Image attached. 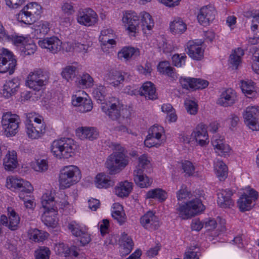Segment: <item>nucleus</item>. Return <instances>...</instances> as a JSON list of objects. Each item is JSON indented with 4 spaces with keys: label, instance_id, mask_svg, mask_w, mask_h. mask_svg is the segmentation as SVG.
I'll use <instances>...</instances> for the list:
<instances>
[{
    "label": "nucleus",
    "instance_id": "bb28decb",
    "mask_svg": "<svg viewBox=\"0 0 259 259\" xmlns=\"http://www.w3.org/2000/svg\"><path fill=\"white\" fill-rule=\"evenodd\" d=\"M133 176L135 183L140 188H148L152 183V180L144 175L141 170H134Z\"/></svg>",
    "mask_w": 259,
    "mask_h": 259
},
{
    "label": "nucleus",
    "instance_id": "4d7b16f0",
    "mask_svg": "<svg viewBox=\"0 0 259 259\" xmlns=\"http://www.w3.org/2000/svg\"><path fill=\"white\" fill-rule=\"evenodd\" d=\"M55 250L57 254L61 256H69V247L64 243L57 244L55 247Z\"/></svg>",
    "mask_w": 259,
    "mask_h": 259
},
{
    "label": "nucleus",
    "instance_id": "f3484780",
    "mask_svg": "<svg viewBox=\"0 0 259 259\" xmlns=\"http://www.w3.org/2000/svg\"><path fill=\"white\" fill-rule=\"evenodd\" d=\"M141 225L146 229L155 230L160 226L158 218L151 211H148L140 218Z\"/></svg>",
    "mask_w": 259,
    "mask_h": 259
},
{
    "label": "nucleus",
    "instance_id": "338daca9",
    "mask_svg": "<svg viewBox=\"0 0 259 259\" xmlns=\"http://www.w3.org/2000/svg\"><path fill=\"white\" fill-rule=\"evenodd\" d=\"M191 196H192L191 192L188 191L186 186L184 185L181 186V188L177 193V197L179 200L187 198H190Z\"/></svg>",
    "mask_w": 259,
    "mask_h": 259
},
{
    "label": "nucleus",
    "instance_id": "58836bf2",
    "mask_svg": "<svg viewBox=\"0 0 259 259\" xmlns=\"http://www.w3.org/2000/svg\"><path fill=\"white\" fill-rule=\"evenodd\" d=\"M146 197L163 201L166 199L167 196L165 191L160 188H156L149 191L146 194Z\"/></svg>",
    "mask_w": 259,
    "mask_h": 259
},
{
    "label": "nucleus",
    "instance_id": "ddd939ff",
    "mask_svg": "<svg viewBox=\"0 0 259 259\" xmlns=\"http://www.w3.org/2000/svg\"><path fill=\"white\" fill-rule=\"evenodd\" d=\"M96 13L90 8L79 11L77 16V22L85 26L95 25L98 20Z\"/></svg>",
    "mask_w": 259,
    "mask_h": 259
},
{
    "label": "nucleus",
    "instance_id": "9b49d317",
    "mask_svg": "<svg viewBox=\"0 0 259 259\" xmlns=\"http://www.w3.org/2000/svg\"><path fill=\"white\" fill-rule=\"evenodd\" d=\"M244 121L252 131L259 130V107H248L243 114Z\"/></svg>",
    "mask_w": 259,
    "mask_h": 259
},
{
    "label": "nucleus",
    "instance_id": "c03bdc74",
    "mask_svg": "<svg viewBox=\"0 0 259 259\" xmlns=\"http://www.w3.org/2000/svg\"><path fill=\"white\" fill-rule=\"evenodd\" d=\"M95 99L99 102L102 104L105 101L107 95V90L105 86L100 85L94 89L93 92Z\"/></svg>",
    "mask_w": 259,
    "mask_h": 259
},
{
    "label": "nucleus",
    "instance_id": "2eb2a0df",
    "mask_svg": "<svg viewBox=\"0 0 259 259\" xmlns=\"http://www.w3.org/2000/svg\"><path fill=\"white\" fill-rule=\"evenodd\" d=\"M258 193L251 189L248 191V194L242 195L238 199V206L242 211L250 210L253 206V201L257 199Z\"/></svg>",
    "mask_w": 259,
    "mask_h": 259
},
{
    "label": "nucleus",
    "instance_id": "8fccbe9b",
    "mask_svg": "<svg viewBox=\"0 0 259 259\" xmlns=\"http://www.w3.org/2000/svg\"><path fill=\"white\" fill-rule=\"evenodd\" d=\"M176 210L179 213V216L183 219H188L193 217V212L191 211L190 208L187 205V203L184 205H180Z\"/></svg>",
    "mask_w": 259,
    "mask_h": 259
},
{
    "label": "nucleus",
    "instance_id": "9d476101",
    "mask_svg": "<svg viewBox=\"0 0 259 259\" xmlns=\"http://www.w3.org/2000/svg\"><path fill=\"white\" fill-rule=\"evenodd\" d=\"M7 187L12 190H18L23 193L31 194L33 191V187L29 182L15 177L7 179Z\"/></svg>",
    "mask_w": 259,
    "mask_h": 259
},
{
    "label": "nucleus",
    "instance_id": "774afa93",
    "mask_svg": "<svg viewBox=\"0 0 259 259\" xmlns=\"http://www.w3.org/2000/svg\"><path fill=\"white\" fill-rule=\"evenodd\" d=\"M193 87L192 89H202L207 87L208 85V82L207 80L200 78H193Z\"/></svg>",
    "mask_w": 259,
    "mask_h": 259
},
{
    "label": "nucleus",
    "instance_id": "79ce46f5",
    "mask_svg": "<svg viewBox=\"0 0 259 259\" xmlns=\"http://www.w3.org/2000/svg\"><path fill=\"white\" fill-rule=\"evenodd\" d=\"M114 209L117 207V210L112 211V216L120 225H122L126 221V217L125 213L122 211V207L119 204H114Z\"/></svg>",
    "mask_w": 259,
    "mask_h": 259
},
{
    "label": "nucleus",
    "instance_id": "a19ab883",
    "mask_svg": "<svg viewBox=\"0 0 259 259\" xmlns=\"http://www.w3.org/2000/svg\"><path fill=\"white\" fill-rule=\"evenodd\" d=\"M187 205L190 208L191 212H193V216L202 211L204 209V205L199 198H195L188 202Z\"/></svg>",
    "mask_w": 259,
    "mask_h": 259
},
{
    "label": "nucleus",
    "instance_id": "69168bd1",
    "mask_svg": "<svg viewBox=\"0 0 259 259\" xmlns=\"http://www.w3.org/2000/svg\"><path fill=\"white\" fill-rule=\"evenodd\" d=\"M28 194L19 193V197L24 201L25 206L27 208L32 209L35 206V203L33 200L29 199L30 196Z\"/></svg>",
    "mask_w": 259,
    "mask_h": 259
},
{
    "label": "nucleus",
    "instance_id": "e433bc0d",
    "mask_svg": "<svg viewBox=\"0 0 259 259\" xmlns=\"http://www.w3.org/2000/svg\"><path fill=\"white\" fill-rule=\"evenodd\" d=\"M140 53L138 49L131 47H124L118 53V57L119 59L124 58L127 60L132 57L139 56Z\"/></svg>",
    "mask_w": 259,
    "mask_h": 259
},
{
    "label": "nucleus",
    "instance_id": "864d4df0",
    "mask_svg": "<svg viewBox=\"0 0 259 259\" xmlns=\"http://www.w3.org/2000/svg\"><path fill=\"white\" fill-rule=\"evenodd\" d=\"M67 45L68 46V49H66L67 52H70L72 50L76 52L85 54L87 53L89 48V45L82 44L80 42H75L72 47L69 46L68 43H67Z\"/></svg>",
    "mask_w": 259,
    "mask_h": 259
},
{
    "label": "nucleus",
    "instance_id": "052dcab7",
    "mask_svg": "<svg viewBox=\"0 0 259 259\" xmlns=\"http://www.w3.org/2000/svg\"><path fill=\"white\" fill-rule=\"evenodd\" d=\"M32 28L35 31H39V32H48L51 29L50 25L48 22L40 21L35 24H32Z\"/></svg>",
    "mask_w": 259,
    "mask_h": 259
},
{
    "label": "nucleus",
    "instance_id": "c85d7f7f",
    "mask_svg": "<svg viewBox=\"0 0 259 259\" xmlns=\"http://www.w3.org/2000/svg\"><path fill=\"white\" fill-rule=\"evenodd\" d=\"M19 87V83L17 79L7 81L3 85V96L6 98H10L17 92Z\"/></svg>",
    "mask_w": 259,
    "mask_h": 259
},
{
    "label": "nucleus",
    "instance_id": "13d9d810",
    "mask_svg": "<svg viewBox=\"0 0 259 259\" xmlns=\"http://www.w3.org/2000/svg\"><path fill=\"white\" fill-rule=\"evenodd\" d=\"M28 38L29 37H25L22 35L14 33L10 35V41H12V43L16 46H19L20 45L23 46Z\"/></svg>",
    "mask_w": 259,
    "mask_h": 259
},
{
    "label": "nucleus",
    "instance_id": "393cba45",
    "mask_svg": "<svg viewBox=\"0 0 259 259\" xmlns=\"http://www.w3.org/2000/svg\"><path fill=\"white\" fill-rule=\"evenodd\" d=\"M139 94L141 96H144L146 99L155 100L157 98L156 93V89L154 85L151 82H145L139 90Z\"/></svg>",
    "mask_w": 259,
    "mask_h": 259
},
{
    "label": "nucleus",
    "instance_id": "6e6552de",
    "mask_svg": "<svg viewBox=\"0 0 259 259\" xmlns=\"http://www.w3.org/2000/svg\"><path fill=\"white\" fill-rule=\"evenodd\" d=\"M17 65V60L12 52L4 49L0 53V73H14Z\"/></svg>",
    "mask_w": 259,
    "mask_h": 259
},
{
    "label": "nucleus",
    "instance_id": "20e7f679",
    "mask_svg": "<svg viewBox=\"0 0 259 259\" xmlns=\"http://www.w3.org/2000/svg\"><path fill=\"white\" fill-rule=\"evenodd\" d=\"M41 203L45 211L41 215L42 222L47 226L53 227L56 225V220L54 216L50 215V213L56 214L57 212V203L54 197L51 193H46L44 194L41 198Z\"/></svg>",
    "mask_w": 259,
    "mask_h": 259
},
{
    "label": "nucleus",
    "instance_id": "680f3d73",
    "mask_svg": "<svg viewBox=\"0 0 259 259\" xmlns=\"http://www.w3.org/2000/svg\"><path fill=\"white\" fill-rule=\"evenodd\" d=\"M32 167L35 171L42 172L48 169V165L46 160H37L32 164Z\"/></svg>",
    "mask_w": 259,
    "mask_h": 259
},
{
    "label": "nucleus",
    "instance_id": "412c9836",
    "mask_svg": "<svg viewBox=\"0 0 259 259\" xmlns=\"http://www.w3.org/2000/svg\"><path fill=\"white\" fill-rule=\"evenodd\" d=\"M237 100L236 93L232 89H228L222 92L217 103L223 107L233 105Z\"/></svg>",
    "mask_w": 259,
    "mask_h": 259
},
{
    "label": "nucleus",
    "instance_id": "09e8293b",
    "mask_svg": "<svg viewBox=\"0 0 259 259\" xmlns=\"http://www.w3.org/2000/svg\"><path fill=\"white\" fill-rule=\"evenodd\" d=\"M77 67L75 66H67L61 72L62 77L67 81L72 80L76 75Z\"/></svg>",
    "mask_w": 259,
    "mask_h": 259
},
{
    "label": "nucleus",
    "instance_id": "473e14b6",
    "mask_svg": "<svg viewBox=\"0 0 259 259\" xmlns=\"http://www.w3.org/2000/svg\"><path fill=\"white\" fill-rule=\"evenodd\" d=\"M133 186L132 182L125 181L120 183L119 186L115 188V193L120 197H127L133 190Z\"/></svg>",
    "mask_w": 259,
    "mask_h": 259
},
{
    "label": "nucleus",
    "instance_id": "f257e3e1",
    "mask_svg": "<svg viewBox=\"0 0 259 259\" xmlns=\"http://www.w3.org/2000/svg\"><path fill=\"white\" fill-rule=\"evenodd\" d=\"M116 151L114 152L106 161V167L111 175L119 172L128 164L129 157L124 152V148L119 144H113Z\"/></svg>",
    "mask_w": 259,
    "mask_h": 259
},
{
    "label": "nucleus",
    "instance_id": "b1692460",
    "mask_svg": "<svg viewBox=\"0 0 259 259\" xmlns=\"http://www.w3.org/2000/svg\"><path fill=\"white\" fill-rule=\"evenodd\" d=\"M120 252L122 255H125L129 254L134 246V242L132 238L125 233L121 234L119 240Z\"/></svg>",
    "mask_w": 259,
    "mask_h": 259
},
{
    "label": "nucleus",
    "instance_id": "1a4fd4ad",
    "mask_svg": "<svg viewBox=\"0 0 259 259\" xmlns=\"http://www.w3.org/2000/svg\"><path fill=\"white\" fill-rule=\"evenodd\" d=\"M140 15L132 10L125 11L123 12L122 22L129 32H139V23Z\"/></svg>",
    "mask_w": 259,
    "mask_h": 259
},
{
    "label": "nucleus",
    "instance_id": "72a5a7b5",
    "mask_svg": "<svg viewBox=\"0 0 259 259\" xmlns=\"http://www.w3.org/2000/svg\"><path fill=\"white\" fill-rule=\"evenodd\" d=\"M105 79L109 84L117 87L123 81L124 76L120 72L113 70L107 74Z\"/></svg>",
    "mask_w": 259,
    "mask_h": 259
},
{
    "label": "nucleus",
    "instance_id": "37998d69",
    "mask_svg": "<svg viewBox=\"0 0 259 259\" xmlns=\"http://www.w3.org/2000/svg\"><path fill=\"white\" fill-rule=\"evenodd\" d=\"M250 51L253 54L252 69L254 72L259 74V49L256 46H253Z\"/></svg>",
    "mask_w": 259,
    "mask_h": 259
},
{
    "label": "nucleus",
    "instance_id": "4be33fe9",
    "mask_svg": "<svg viewBox=\"0 0 259 259\" xmlns=\"http://www.w3.org/2000/svg\"><path fill=\"white\" fill-rule=\"evenodd\" d=\"M191 136L202 146L208 143V136L206 125L204 124L200 123L198 124L195 130L192 133Z\"/></svg>",
    "mask_w": 259,
    "mask_h": 259
},
{
    "label": "nucleus",
    "instance_id": "aec40b11",
    "mask_svg": "<svg viewBox=\"0 0 259 259\" xmlns=\"http://www.w3.org/2000/svg\"><path fill=\"white\" fill-rule=\"evenodd\" d=\"M224 138L218 135L213 136L211 139V143L215 152L221 156L227 155L230 151V146L224 143Z\"/></svg>",
    "mask_w": 259,
    "mask_h": 259
},
{
    "label": "nucleus",
    "instance_id": "a878e982",
    "mask_svg": "<svg viewBox=\"0 0 259 259\" xmlns=\"http://www.w3.org/2000/svg\"><path fill=\"white\" fill-rule=\"evenodd\" d=\"M141 20L139 23V32H143L151 31L154 26V21L151 16L145 11L140 13Z\"/></svg>",
    "mask_w": 259,
    "mask_h": 259
},
{
    "label": "nucleus",
    "instance_id": "0eeeda50",
    "mask_svg": "<svg viewBox=\"0 0 259 259\" xmlns=\"http://www.w3.org/2000/svg\"><path fill=\"white\" fill-rule=\"evenodd\" d=\"M1 123L5 135L8 137H12L18 132L20 119L16 114L6 112L3 115Z\"/></svg>",
    "mask_w": 259,
    "mask_h": 259
},
{
    "label": "nucleus",
    "instance_id": "5fc2aeb1",
    "mask_svg": "<svg viewBox=\"0 0 259 259\" xmlns=\"http://www.w3.org/2000/svg\"><path fill=\"white\" fill-rule=\"evenodd\" d=\"M51 251L47 247H40L35 251V259H49Z\"/></svg>",
    "mask_w": 259,
    "mask_h": 259
},
{
    "label": "nucleus",
    "instance_id": "3c124183",
    "mask_svg": "<svg viewBox=\"0 0 259 259\" xmlns=\"http://www.w3.org/2000/svg\"><path fill=\"white\" fill-rule=\"evenodd\" d=\"M47 237V234L35 229L30 232V239L35 242H41Z\"/></svg>",
    "mask_w": 259,
    "mask_h": 259
},
{
    "label": "nucleus",
    "instance_id": "6e6d98bb",
    "mask_svg": "<svg viewBox=\"0 0 259 259\" xmlns=\"http://www.w3.org/2000/svg\"><path fill=\"white\" fill-rule=\"evenodd\" d=\"M139 163L135 170H141L144 172L145 169L150 165V161L148 159L147 156L143 154L139 157Z\"/></svg>",
    "mask_w": 259,
    "mask_h": 259
},
{
    "label": "nucleus",
    "instance_id": "cd10ccee",
    "mask_svg": "<svg viewBox=\"0 0 259 259\" xmlns=\"http://www.w3.org/2000/svg\"><path fill=\"white\" fill-rule=\"evenodd\" d=\"M76 133L81 139L93 140L96 139L99 136L97 129L93 127H81L77 128Z\"/></svg>",
    "mask_w": 259,
    "mask_h": 259
},
{
    "label": "nucleus",
    "instance_id": "7ed1b4c3",
    "mask_svg": "<svg viewBox=\"0 0 259 259\" xmlns=\"http://www.w3.org/2000/svg\"><path fill=\"white\" fill-rule=\"evenodd\" d=\"M81 178L79 168L75 165L65 166L60 171L59 182L61 189H66L76 184Z\"/></svg>",
    "mask_w": 259,
    "mask_h": 259
},
{
    "label": "nucleus",
    "instance_id": "c756f323",
    "mask_svg": "<svg viewBox=\"0 0 259 259\" xmlns=\"http://www.w3.org/2000/svg\"><path fill=\"white\" fill-rule=\"evenodd\" d=\"M158 71L172 79L177 78V73L174 68L171 67L167 61H161L157 66Z\"/></svg>",
    "mask_w": 259,
    "mask_h": 259
},
{
    "label": "nucleus",
    "instance_id": "39448f33",
    "mask_svg": "<svg viewBox=\"0 0 259 259\" xmlns=\"http://www.w3.org/2000/svg\"><path fill=\"white\" fill-rule=\"evenodd\" d=\"M119 100L115 97L109 98L108 101L101 105L102 110L113 120H117L121 116L128 117L130 112L127 109L122 108Z\"/></svg>",
    "mask_w": 259,
    "mask_h": 259
},
{
    "label": "nucleus",
    "instance_id": "f03ea898",
    "mask_svg": "<svg viewBox=\"0 0 259 259\" xmlns=\"http://www.w3.org/2000/svg\"><path fill=\"white\" fill-rule=\"evenodd\" d=\"M76 146L71 138H62L54 141L51 146L53 154L59 159L69 158L74 155Z\"/></svg>",
    "mask_w": 259,
    "mask_h": 259
},
{
    "label": "nucleus",
    "instance_id": "603ef678",
    "mask_svg": "<svg viewBox=\"0 0 259 259\" xmlns=\"http://www.w3.org/2000/svg\"><path fill=\"white\" fill-rule=\"evenodd\" d=\"M184 105L188 113L191 115H195L198 109L197 103L191 100L186 99L184 102Z\"/></svg>",
    "mask_w": 259,
    "mask_h": 259
},
{
    "label": "nucleus",
    "instance_id": "4c0bfd02",
    "mask_svg": "<svg viewBox=\"0 0 259 259\" xmlns=\"http://www.w3.org/2000/svg\"><path fill=\"white\" fill-rule=\"evenodd\" d=\"M9 215V226L8 228L11 230H16L18 228L20 218L12 207L8 208Z\"/></svg>",
    "mask_w": 259,
    "mask_h": 259
},
{
    "label": "nucleus",
    "instance_id": "e2e57ef3",
    "mask_svg": "<svg viewBox=\"0 0 259 259\" xmlns=\"http://www.w3.org/2000/svg\"><path fill=\"white\" fill-rule=\"evenodd\" d=\"M186 58L185 54H175L171 58L172 64L177 67H182L185 64Z\"/></svg>",
    "mask_w": 259,
    "mask_h": 259
},
{
    "label": "nucleus",
    "instance_id": "de8ad7c7",
    "mask_svg": "<svg viewBox=\"0 0 259 259\" xmlns=\"http://www.w3.org/2000/svg\"><path fill=\"white\" fill-rule=\"evenodd\" d=\"M187 29L186 24L181 20H175L170 24V30L176 32H183Z\"/></svg>",
    "mask_w": 259,
    "mask_h": 259
},
{
    "label": "nucleus",
    "instance_id": "4468645a",
    "mask_svg": "<svg viewBox=\"0 0 259 259\" xmlns=\"http://www.w3.org/2000/svg\"><path fill=\"white\" fill-rule=\"evenodd\" d=\"M68 228L73 235L79 238L80 242L83 245L88 244L91 240L90 234L88 233L87 229L81 226L76 222L69 223Z\"/></svg>",
    "mask_w": 259,
    "mask_h": 259
},
{
    "label": "nucleus",
    "instance_id": "a18cd8bd",
    "mask_svg": "<svg viewBox=\"0 0 259 259\" xmlns=\"http://www.w3.org/2000/svg\"><path fill=\"white\" fill-rule=\"evenodd\" d=\"M78 79V84L83 88H90L94 85V79L88 73H83Z\"/></svg>",
    "mask_w": 259,
    "mask_h": 259
},
{
    "label": "nucleus",
    "instance_id": "f704fd0d",
    "mask_svg": "<svg viewBox=\"0 0 259 259\" xmlns=\"http://www.w3.org/2000/svg\"><path fill=\"white\" fill-rule=\"evenodd\" d=\"M214 168L217 177L220 181H224L228 176V168L225 163L218 160L214 162Z\"/></svg>",
    "mask_w": 259,
    "mask_h": 259
},
{
    "label": "nucleus",
    "instance_id": "2f4dec72",
    "mask_svg": "<svg viewBox=\"0 0 259 259\" xmlns=\"http://www.w3.org/2000/svg\"><path fill=\"white\" fill-rule=\"evenodd\" d=\"M40 77L41 79L39 80V81L30 79H27L26 81L27 85L34 91H37L39 95H41L40 93H42L41 88L47 83L49 79V74H45L44 75L40 76Z\"/></svg>",
    "mask_w": 259,
    "mask_h": 259
},
{
    "label": "nucleus",
    "instance_id": "5701e85b",
    "mask_svg": "<svg viewBox=\"0 0 259 259\" xmlns=\"http://www.w3.org/2000/svg\"><path fill=\"white\" fill-rule=\"evenodd\" d=\"M233 195L230 189L221 190L218 193L217 203L222 208L230 207L233 205V201L231 199Z\"/></svg>",
    "mask_w": 259,
    "mask_h": 259
},
{
    "label": "nucleus",
    "instance_id": "bf43d9fd",
    "mask_svg": "<svg viewBox=\"0 0 259 259\" xmlns=\"http://www.w3.org/2000/svg\"><path fill=\"white\" fill-rule=\"evenodd\" d=\"M163 132V128L159 125H153L148 131V136L153 137L155 139L159 140Z\"/></svg>",
    "mask_w": 259,
    "mask_h": 259
},
{
    "label": "nucleus",
    "instance_id": "423d86ee",
    "mask_svg": "<svg viewBox=\"0 0 259 259\" xmlns=\"http://www.w3.org/2000/svg\"><path fill=\"white\" fill-rule=\"evenodd\" d=\"M41 13V7L36 3H31L18 14V21L26 24L32 25L39 18Z\"/></svg>",
    "mask_w": 259,
    "mask_h": 259
},
{
    "label": "nucleus",
    "instance_id": "f8f14e48",
    "mask_svg": "<svg viewBox=\"0 0 259 259\" xmlns=\"http://www.w3.org/2000/svg\"><path fill=\"white\" fill-rule=\"evenodd\" d=\"M203 40L199 42L189 41L187 44L186 51L189 56L194 60L200 61L204 57V48L202 47Z\"/></svg>",
    "mask_w": 259,
    "mask_h": 259
},
{
    "label": "nucleus",
    "instance_id": "7c9ffc66",
    "mask_svg": "<svg viewBox=\"0 0 259 259\" xmlns=\"http://www.w3.org/2000/svg\"><path fill=\"white\" fill-rule=\"evenodd\" d=\"M4 166L7 170H14L18 164L17 154L15 151H9L4 159Z\"/></svg>",
    "mask_w": 259,
    "mask_h": 259
},
{
    "label": "nucleus",
    "instance_id": "dca6fc26",
    "mask_svg": "<svg viewBox=\"0 0 259 259\" xmlns=\"http://www.w3.org/2000/svg\"><path fill=\"white\" fill-rule=\"evenodd\" d=\"M215 14L216 11L213 6H206L200 10L197 19L201 25L206 26L214 20Z\"/></svg>",
    "mask_w": 259,
    "mask_h": 259
},
{
    "label": "nucleus",
    "instance_id": "0e129e2a",
    "mask_svg": "<svg viewBox=\"0 0 259 259\" xmlns=\"http://www.w3.org/2000/svg\"><path fill=\"white\" fill-rule=\"evenodd\" d=\"M182 167L186 175L189 177L193 176L194 174L195 167L193 163L189 161L186 160L182 162Z\"/></svg>",
    "mask_w": 259,
    "mask_h": 259
},
{
    "label": "nucleus",
    "instance_id": "49530a36",
    "mask_svg": "<svg viewBox=\"0 0 259 259\" xmlns=\"http://www.w3.org/2000/svg\"><path fill=\"white\" fill-rule=\"evenodd\" d=\"M241 89L243 93L246 96L250 95L254 96L256 94L254 91V82L251 80L242 81L241 82Z\"/></svg>",
    "mask_w": 259,
    "mask_h": 259
},
{
    "label": "nucleus",
    "instance_id": "c9c22d12",
    "mask_svg": "<svg viewBox=\"0 0 259 259\" xmlns=\"http://www.w3.org/2000/svg\"><path fill=\"white\" fill-rule=\"evenodd\" d=\"M96 185L99 188H107L114 185L110 177L104 174H99L96 178Z\"/></svg>",
    "mask_w": 259,
    "mask_h": 259
},
{
    "label": "nucleus",
    "instance_id": "6ab92c4d",
    "mask_svg": "<svg viewBox=\"0 0 259 259\" xmlns=\"http://www.w3.org/2000/svg\"><path fill=\"white\" fill-rule=\"evenodd\" d=\"M26 132L28 137L31 139H38L41 137L46 131V126L34 125L32 120H29L26 123Z\"/></svg>",
    "mask_w": 259,
    "mask_h": 259
},
{
    "label": "nucleus",
    "instance_id": "a211bd4d",
    "mask_svg": "<svg viewBox=\"0 0 259 259\" xmlns=\"http://www.w3.org/2000/svg\"><path fill=\"white\" fill-rule=\"evenodd\" d=\"M38 44L41 48L47 49L49 52L55 54L60 51L62 42L57 37L53 36L40 39Z\"/></svg>",
    "mask_w": 259,
    "mask_h": 259
},
{
    "label": "nucleus",
    "instance_id": "ea45409f",
    "mask_svg": "<svg viewBox=\"0 0 259 259\" xmlns=\"http://www.w3.org/2000/svg\"><path fill=\"white\" fill-rule=\"evenodd\" d=\"M21 50L22 55L24 56L33 55L37 50V46L31 38H28Z\"/></svg>",
    "mask_w": 259,
    "mask_h": 259
}]
</instances>
